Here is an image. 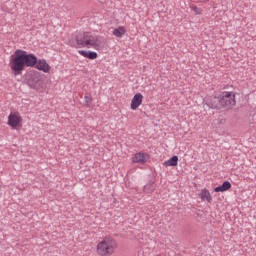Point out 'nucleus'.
<instances>
[{
	"label": "nucleus",
	"mask_w": 256,
	"mask_h": 256,
	"mask_svg": "<svg viewBox=\"0 0 256 256\" xmlns=\"http://www.w3.org/2000/svg\"><path fill=\"white\" fill-rule=\"evenodd\" d=\"M26 83L31 89H37V87L41 85V78L39 77V74L36 73L28 74L26 77Z\"/></svg>",
	"instance_id": "obj_5"
},
{
	"label": "nucleus",
	"mask_w": 256,
	"mask_h": 256,
	"mask_svg": "<svg viewBox=\"0 0 256 256\" xmlns=\"http://www.w3.org/2000/svg\"><path fill=\"white\" fill-rule=\"evenodd\" d=\"M93 39V35L89 32H79L75 36V41L79 47H87L88 49L91 48V41Z\"/></svg>",
	"instance_id": "obj_4"
},
{
	"label": "nucleus",
	"mask_w": 256,
	"mask_h": 256,
	"mask_svg": "<svg viewBox=\"0 0 256 256\" xmlns=\"http://www.w3.org/2000/svg\"><path fill=\"white\" fill-rule=\"evenodd\" d=\"M177 163H179L178 156H172L169 160L163 163L164 167H177Z\"/></svg>",
	"instance_id": "obj_13"
},
{
	"label": "nucleus",
	"mask_w": 256,
	"mask_h": 256,
	"mask_svg": "<svg viewBox=\"0 0 256 256\" xmlns=\"http://www.w3.org/2000/svg\"><path fill=\"white\" fill-rule=\"evenodd\" d=\"M125 33H127V31L125 30V27L120 26L118 28H115L113 31V35H115V37H123V35H125Z\"/></svg>",
	"instance_id": "obj_15"
},
{
	"label": "nucleus",
	"mask_w": 256,
	"mask_h": 256,
	"mask_svg": "<svg viewBox=\"0 0 256 256\" xmlns=\"http://www.w3.org/2000/svg\"><path fill=\"white\" fill-rule=\"evenodd\" d=\"M192 10L194 11V13H196V15H201V8L193 6Z\"/></svg>",
	"instance_id": "obj_18"
},
{
	"label": "nucleus",
	"mask_w": 256,
	"mask_h": 256,
	"mask_svg": "<svg viewBox=\"0 0 256 256\" xmlns=\"http://www.w3.org/2000/svg\"><path fill=\"white\" fill-rule=\"evenodd\" d=\"M219 97L222 109H231L237 103L233 92H222Z\"/></svg>",
	"instance_id": "obj_3"
},
{
	"label": "nucleus",
	"mask_w": 256,
	"mask_h": 256,
	"mask_svg": "<svg viewBox=\"0 0 256 256\" xmlns=\"http://www.w3.org/2000/svg\"><path fill=\"white\" fill-rule=\"evenodd\" d=\"M105 46V40L98 36H92V41L90 42V47L99 51L102 47Z\"/></svg>",
	"instance_id": "obj_6"
},
{
	"label": "nucleus",
	"mask_w": 256,
	"mask_h": 256,
	"mask_svg": "<svg viewBox=\"0 0 256 256\" xmlns=\"http://www.w3.org/2000/svg\"><path fill=\"white\" fill-rule=\"evenodd\" d=\"M200 199L201 201H207V203H211V201H213V197H211V193L206 188L201 190Z\"/></svg>",
	"instance_id": "obj_12"
},
{
	"label": "nucleus",
	"mask_w": 256,
	"mask_h": 256,
	"mask_svg": "<svg viewBox=\"0 0 256 256\" xmlns=\"http://www.w3.org/2000/svg\"><path fill=\"white\" fill-rule=\"evenodd\" d=\"M146 161L145 153H136L133 157V163H145Z\"/></svg>",
	"instance_id": "obj_14"
},
{
	"label": "nucleus",
	"mask_w": 256,
	"mask_h": 256,
	"mask_svg": "<svg viewBox=\"0 0 256 256\" xmlns=\"http://www.w3.org/2000/svg\"><path fill=\"white\" fill-rule=\"evenodd\" d=\"M155 183L150 182L144 186V193H153L155 191Z\"/></svg>",
	"instance_id": "obj_16"
},
{
	"label": "nucleus",
	"mask_w": 256,
	"mask_h": 256,
	"mask_svg": "<svg viewBox=\"0 0 256 256\" xmlns=\"http://www.w3.org/2000/svg\"><path fill=\"white\" fill-rule=\"evenodd\" d=\"M117 247V242L111 236H106L101 242L97 245V253L101 256L113 255Z\"/></svg>",
	"instance_id": "obj_2"
},
{
	"label": "nucleus",
	"mask_w": 256,
	"mask_h": 256,
	"mask_svg": "<svg viewBox=\"0 0 256 256\" xmlns=\"http://www.w3.org/2000/svg\"><path fill=\"white\" fill-rule=\"evenodd\" d=\"M9 67L14 77L23 75L26 67H34L38 71H43V73H49L51 71V66H49L47 60H39L35 54L21 49L15 50L14 54L10 56Z\"/></svg>",
	"instance_id": "obj_1"
},
{
	"label": "nucleus",
	"mask_w": 256,
	"mask_h": 256,
	"mask_svg": "<svg viewBox=\"0 0 256 256\" xmlns=\"http://www.w3.org/2000/svg\"><path fill=\"white\" fill-rule=\"evenodd\" d=\"M231 189V182L225 181L222 185L217 186L214 188L215 193H225V191H229Z\"/></svg>",
	"instance_id": "obj_11"
},
{
	"label": "nucleus",
	"mask_w": 256,
	"mask_h": 256,
	"mask_svg": "<svg viewBox=\"0 0 256 256\" xmlns=\"http://www.w3.org/2000/svg\"><path fill=\"white\" fill-rule=\"evenodd\" d=\"M21 121H22L21 116H19L17 114L11 113L8 117V125H10V127H12L13 129H17V127H19V123H21Z\"/></svg>",
	"instance_id": "obj_7"
},
{
	"label": "nucleus",
	"mask_w": 256,
	"mask_h": 256,
	"mask_svg": "<svg viewBox=\"0 0 256 256\" xmlns=\"http://www.w3.org/2000/svg\"><path fill=\"white\" fill-rule=\"evenodd\" d=\"M143 103V94L137 93L134 95L131 101V109L135 111L139 108V106Z\"/></svg>",
	"instance_id": "obj_8"
},
{
	"label": "nucleus",
	"mask_w": 256,
	"mask_h": 256,
	"mask_svg": "<svg viewBox=\"0 0 256 256\" xmlns=\"http://www.w3.org/2000/svg\"><path fill=\"white\" fill-rule=\"evenodd\" d=\"M84 99H85L86 105H88V106L91 105V101H93V98L91 97V95L89 93L85 94Z\"/></svg>",
	"instance_id": "obj_17"
},
{
	"label": "nucleus",
	"mask_w": 256,
	"mask_h": 256,
	"mask_svg": "<svg viewBox=\"0 0 256 256\" xmlns=\"http://www.w3.org/2000/svg\"><path fill=\"white\" fill-rule=\"evenodd\" d=\"M78 53L79 55H82V57H85L86 59H90L92 61L99 57L97 52H93V51L79 50Z\"/></svg>",
	"instance_id": "obj_10"
},
{
	"label": "nucleus",
	"mask_w": 256,
	"mask_h": 256,
	"mask_svg": "<svg viewBox=\"0 0 256 256\" xmlns=\"http://www.w3.org/2000/svg\"><path fill=\"white\" fill-rule=\"evenodd\" d=\"M207 105L211 107V109H222L220 96L211 97L208 100Z\"/></svg>",
	"instance_id": "obj_9"
}]
</instances>
